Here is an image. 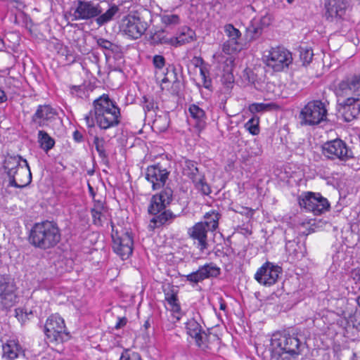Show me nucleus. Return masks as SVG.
Listing matches in <instances>:
<instances>
[{
    "label": "nucleus",
    "mask_w": 360,
    "mask_h": 360,
    "mask_svg": "<svg viewBox=\"0 0 360 360\" xmlns=\"http://www.w3.org/2000/svg\"><path fill=\"white\" fill-rule=\"evenodd\" d=\"M61 233L58 224L52 221L35 223L28 236L29 243L41 250L54 248L60 240Z\"/></svg>",
    "instance_id": "obj_1"
},
{
    "label": "nucleus",
    "mask_w": 360,
    "mask_h": 360,
    "mask_svg": "<svg viewBox=\"0 0 360 360\" xmlns=\"http://www.w3.org/2000/svg\"><path fill=\"white\" fill-rule=\"evenodd\" d=\"M94 115L97 126L102 130L117 127L120 122V110L108 95L103 94L94 103Z\"/></svg>",
    "instance_id": "obj_2"
},
{
    "label": "nucleus",
    "mask_w": 360,
    "mask_h": 360,
    "mask_svg": "<svg viewBox=\"0 0 360 360\" xmlns=\"http://www.w3.org/2000/svg\"><path fill=\"white\" fill-rule=\"evenodd\" d=\"M328 110L325 103L320 100L308 102L300 112V124L306 126L317 125L326 120Z\"/></svg>",
    "instance_id": "obj_3"
},
{
    "label": "nucleus",
    "mask_w": 360,
    "mask_h": 360,
    "mask_svg": "<svg viewBox=\"0 0 360 360\" xmlns=\"http://www.w3.org/2000/svg\"><path fill=\"white\" fill-rule=\"evenodd\" d=\"M322 154L330 160L347 161L354 157L347 143L340 139L326 142L322 146Z\"/></svg>",
    "instance_id": "obj_4"
},
{
    "label": "nucleus",
    "mask_w": 360,
    "mask_h": 360,
    "mask_svg": "<svg viewBox=\"0 0 360 360\" xmlns=\"http://www.w3.org/2000/svg\"><path fill=\"white\" fill-rule=\"evenodd\" d=\"M264 55L266 65L276 72L283 70L292 61V53L283 46L271 47Z\"/></svg>",
    "instance_id": "obj_5"
},
{
    "label": "nucleus",
    "mask_w": 360,
    "mask_h": 360,
    "mask_svg": "<svg viewBox=\"0 0 360 360\" xmlns=\"http://www.w3.org/2000/svg\"><path fill=\"white\" fill-rule=\"evenodd\" d=\"M147 22L135 13H130L121 20L120 28L125 35L132 39L140 38L146 31Z\"/></svg>",
    "instance_id": "obj_6"
},
{
    "label": "nucleus",
    "mask_w": 360,
    "mask_h": 360,
    "mask_svg": "<svg viewBox=\"0 0 360 360\" xmlns=\"http://www.w3.org/2000/svg\"><path fill=\"white\" fill-rule=\"evenodd\" d=\"M299 204L301 207L319 215L327 211L330 207L328 200L320 193L308 192L299 198Z\"/></svg>",
    "instance_id": "obj_7"
},
{
    "label": "nucleus",
    "mask_w": 360,
    "mask_h": 360,
    "mask_svg": "<svg viewBox=\"0 0 360 360\" xmlns=\"http://www.w3.org/2000/svg\"><path fill=\"white\" fill-rule=\"evenodd\" d=\"M44 333L49 341L63 342L67 335L63 319L58 314L50 316L46 321Z\"/></svg>",
    "instance_id": "obj_8"
},
{
    "label": "nucleus",
    "mask_w": 360,
    "mask_h": 360,
    "mask_svg": "<svg viewBox=\"0 0 360 360\" xmlns=\"http://www.w3.org/2000/svg\"><path fill=\"white\" fill-rule=\"evenodd\" d=\"M16 289L13 278L8 275L0 276V304L2 307L8 309L16 303Z\"/></svg>",
    "instance_id": "obj_9"
},
{
    "label": "nucleus",
    "mask_w": 360,
    "mask_h": 360,
    "mask_svg": "<svg viewBox=\"0 0 360 360\" xmlns=\"http://www.w3.org/2000/svg\"><path fill=\"white\" fill-rule=\"evenodd\" d=\"M276 344L275 350L279 349L282 354H289L295 358L299 355L304 347V343H302L297 337L293 335H284L278 339L274 340Z\"/></svg>",
    "instance_id": "obj_10"
},
{
    "label": "nucleus",
    "mask_w": 360,
    "mask_h": 360,
    "mask_svg": "<svg viewBox=\"0 0 360 360\" xmlns=\"http://www.w3.org/2000/svg\"><path fill=\"white\" fill-rule=\"evenodd\" d=\"M338 97H356L360 100V75H352L344 78L335 87Z\"/></svg>",
    "instance_id": "obj_11"
},
{
    "label": "nucleus",
    "mask_w": 360,
    "mask_h": 360,
    "mask_svg": "<svg viewBox=\"0 0 360 360\" xmlns=\"http://www.w3.org/2000/svg\"><path fill=\"white\" fill-rule=\"evenodd\" d=\"M173 200V191L170 187H165L155 195H153L150 199L148 207V212L150 214L156 215L166 209Z\"/></svg>",
    "instance_id": "obj_12"
},
{
    "label": "nucleus",
    "mask_w": 360,
    "mask_h": 360,
    "mask_svg": "<svg viewBox=\"0 0 360 360\" xmlns=\"http://www.w3.org/2000/svg\"><path fill=\"white\" fill-rule=\"evenodd\" d=\"M281 272V267L267 262L257 270L255 278L260 284L270 286L276 283Z\"/></svg>",
    "instance_id": "obj_13"
},
{
    "label": "nucleus",
    "mask_w": 360,
    "mask_h": 360,
    "mask_svg": "<svg viewBox=\"0 0 360 360\" xmlns=\"http://www.w3.org/2000/svg\"><path fill=\"white\" fill-rule=\"evenodd\" d=\"M169 172L160 163L148 166L146 171V179L152 184L153 190L164 187Z\"/></svg>",
    "instance_id": "obj_14"
},
{
    "label": "nucleus",
    "mask_w": 360,
    "mask_h": 360,
    "mask_svg": "<svg viewBox=\"0 0 360 360\" xmlns=\"http://www.w3.org/2000/svg\"><path fill=\"white\" fill-rule=\"evenodd\" d=\"M114 252L119 255L122 260L128 259L133 252L134 240L132 236L125 232L121 236H112Z\"/></svg>",
    "instance_id": "obj_15"
},
{
    "label": "nucleus",
    "mask_w": 360,
    "mask_h": 360,
    "mask_svg": "<svg viewBox=\"0 0 360 360\" xmlns=\"http://www.w3.org/2000/svg\"><path fill=\"white\" fill-rule=\"evenodd\" d=\"M221 274V269L214 263L206 264L201 266L195 271L188 275L184 276L186 281L191 284H198L206 278L210 277L216 278Z\"/></svg>",
    "instance_id": "obj_16"
},
{
    "label": "nucleus",
    "mask_w": 360,
    "mask_h": 360,
    "mask_svg": "<svg viewBox=\"0 0 360 360\" xmlns=\"http://www.w3.org/2000/svg\"><path fill=\"white\" fill-rule=\"evenodd\" d=\"M101 11L98 4L79 0L72 14V20H89L98 16Z\"/></svg>",
    "instance_id": "obj_17"
},
{
    "label": "nucleus",
    "mask_w": 360,
    "mask_h": 360,
    "mask_svg": "<svg viewBox=\"0 0 360 360\" xmlns=\"http://www.w3.org/2000/svg\"><path fill=\"white\" fill-rule=\"evenodd\" d=\"M207 231L209 230L205 226V224H202V221L196 223L188 231V234L193 240L194 245L201 252H203L209 246Z\"/></svg>",
    "instance_id": "obj_18"
},
{
    "label": "nucleus",
    "mask_w": 360,
    "mask_h": 360,
    "mask_svg": "<svg viewBox=\"0 0 360 360\" xmlns=\"http://www.w3.org/2000/svg\"><path fill=\"white\" fill-rule=\"evenodd\" d=\"M339 112L345 122H351L360 114V100L356 97H347L339 103Z\"/></svg>",
    "instance_id": "obj_19"
},
{
    "label": "nucleus",
    "mask_w": 360,
    "mask_h": 360,
    "mask_svg": "<svg viewBox=\"0 0 360 360\" xmlns=\"http://www.w3.org/2000/svg\"><path fill=\"white\" fill-rule=\"evenodd\" d=\"M349 6L347 0H327L325 3V16L328 20L342 18L346 13Z\"/></svg>",
    "instance_id": "obj_20"
},
{
    "label": "nucleus",
    "mask_w": 360,
    "mask_h": 360,
    "mask_svg": "<svg viewBox=\"0 0 360 360\" xmlns=\"http://www.w3.org/2000/svg\"><path fill=\"white\" fill-rule=\"evenodd\" d=\"M175 70L173 66L167 68L160 84L162 90H167L172 95H178L181 90V82L177 78Z\"/></svg>",
    "instance_id": "obj_21"
},
{
    "label": "nucleus",
    "mask_w": 360,
    "mask_h": 360,
    "mask_svg": "<svg viewBox=\"0 0 360 360\" xmlns=\"http://www.w3.org/2000/svg\"><path fill=\"white\" fill-rule=\"evenodd\" d=\"M91 213L94 225L102 226L105 223L110 221L111 226L113 229L114 224L110 219V215L109 210L101 201H97L94 203Z\"/></svg>",
    "instance_id": "obj_22"
},
{
    "label": "nucleus",
    "mask_w": 360,
    "mask_h": 360,
    "mask_svg": "<svg viewBox=\"0 0 360 360\" xmlns=\"http://www.w3.org/2000/svg\"><path fill=\"white\" fill-rule=\"evenodd\" d=\"M23 160L20 155L6 157L3 168L8 177V186H17L15 181V176L18 168L23 166L20 164L22 161L23 162Z\"/></svg>",
    "instance_id": "obj_23"
},
{
    "label": "nucleus",
    "mask_w": 360,
    "mask_h": 360,
    "mask_svg": "<svg viewBox=\"0 0 360 360\" xmlns=\"http://www.w3.org/2000/svg\"><path fill=\"white\" fill-rule=\"evenodd\" d=\"M56 111L49 105H39L32 117V121L39 127L48 124V122L54 118Z\"/></svg>",
    "instance_id": "obj_24"
},
{
    "label": "nucleus",
    "mask_w": 360,
    "mask_h": 360,
    "mask_svg": "<svg viewBox=\"0 0 360 360\" xmlns=\"http://www.w3.org/2000/svg\"><path fill=\"white\" fill-rule=\"evenodd\" d=\"M2 358L4 360H15L20 355L24 354V351L18 341L9 340L2 345Z\"/></svg>",
    "instance_id": "obj_25"
},
{
    "label": "nucleus",
    "mask_w": 360,
    "mask_h": 360,
    "mask_svg": "<svg viewBox=\"0 0 360 360\" xmlns=\"http://www.w3.org/2000/svg\"><path fill=\"white\" fill-rule=\"evenodd\" d=\"M186 328L188 335L195 339L198 347H201L207 336L201 326L194 319H191L186 322Z\"/></svg>",
    "instance_id": "obj_26"
},
{
    "label": "nucleus",
    "mask_w": 360,
    "mask_h": 360,
    "mask_svg": "<svg viewBox=\"0 0 360 360\" xmlns=\"http://www.w3.org/2000/svg\"><path fill=\"white\" fill-rule=\"evenodd\" d=\"M23 162L24 165L18 168L15 176V181L17 186H11V187L24 188L32 181V174L28 162L26 160H23Z\"/></svg>",
    "instance_id": "obj_27"
},
{
    "label": "nucleus",
    "mask_w": 360,
    "mask_h": 360,
    "mask_svg": "<svg viewBox=\"0 0 360 360\" xmlns=\"http://www.w3.org/2000/svg\"><path fill=\"white\" fill-rule=\"evenodd\" d=\"M176 218V215L169 210H164L159 214L154 215L150 219L149 227L151 229L169 224Z\"/></svg>",
    "instance_id": "obj_28"
},
{
    "label": "nucleus",
    "mask_w": 360,
    "mask_h": 360,
    "mask_svg": "<svg viewBox=\"0 0 360 360\" xmlns=\"http://www.w3.org/2000/svg\"><path fill=\"white\" fill-rule=\"evenodd\" d=\"M188 111L191 118L194 120L195 127L199 130H202L206 125V115L203 109L195 104L189 106Z\"/></svg>",
    "instance_id": "obj_29"
},
{
    "label": "nucleus",
    "mask_w": 360,
    "mask_h": 360,
    "mask_svg": "<svg viewBox=\"0 0 360 360\" xmlns=\"http://www.w3.org/2000/svg\"><path fill=\"white\" fill-rule=\"evenodd\" d=\"M195 36L193 30L188 27H184L176 37L171 39V44L177 46L190 43L194 40Z\"/></svg>",
    "instance_id": "obj_30"
},
{
    "label": "nucleus",
    "mask_w": 360,
    "mask_h": 360,
    "mask_svg": "<svg viewBox=\"0 0 360 360\" xmlns=\"http://www.w3.org/2000/svg\"><path fill=\"white\" fill-rule=\"evenodd\" d=\"M220 217L221 214L217 211L212 210L205 214L204 218L205 221H202V224H205V226L209 231H214L219 226Z\"/></svg>",
    "instance_id": "obj_31"
},
{
    "label": "nucleus",
    "mask_w": 360,
    "mask_h": 360,
    "mask_svg": "<svg viewBox=\"0 0 360 360\" xmlns=\"http://www.w3.org/2000/svg\"><path fill=\"white\" fill-rule=\"evenodd\" d=\"M183 173L188 177L192 182L196 181L203 174L200 173L196 163L191 160H186L183 168Z\"/></svg>",
    "instance_id": "obj_32"
},
{
    "label": "nucleus",
    "mask_w": 360,
    "mask_h": 360,
    "mask_svg": "<svg viewBox=\"0 0 360 360\" xmlns=\"http://www.w3.org/2000/svg\"><path fill=\"white\" fill-rule=\"evenodd\" d=\"M243 49L240 38H229L222 47L223 51L226 54H232L239 52Z\"/></svg>",
    "instance_id": "obj_33"
},
{
    "label": "nucleus",
    "mask_w": 360,
    "mask_h": 360,
    "mask_svg": "<svg viewBox=\"0 0 360 360\" xmlns=\"http://www.w3.org/2000/svg\"><path fill=\"white\" fill-rule=\"evenodd\" d=\"M38 142L40 147L46 152L50 150L55 145L54 139L43 130L38 132Z\"/></svg>",
    "instance_id": "obj_34"
},
{
    "label": "nucleus",
    "mask_w": 360,
    "mask_h": 360,
    "mask_svg": "<svg viewBox=\"0 0 360 360\" xmlns=\"http://www.w3.org/2000/svg\"><path fill=\"white\" fill-rule=\"evenodd\" d=\"M119 11L118 6L113 5L109 8L103 14H100L96 19V23L102 26L113 19V17Z\"/></svg>",
    "instance_id": "obj_35"
},
{
    "label": "nucleus",
    "mask_w": 360,
    "mask_h": 360,
    "mask_svg": "<svg viewBox=\"0 0 360 360\" xmlns=\"http://www.w3.org/2000/svg\"><path fill=\"white\" fill-rule=\"evenodd\" d=\"M93 143L95 146L96 150L98 153L99 157L102 159L104 162H108V155L104 148L105 141L103 138H99L98 136L94 134Z\"/></svg>",
    "instance_id": "obj_36"
},
{
    "label": "nucleus",
    "mask_w": 360,
    "mask_h": 360,
    "mask_svg": "<svg viewBox=\"0 0 360 360\" xmlns=\"http://www.w3.org/2000/svg\"><path fill=\"white\" fill-rule=\"evenodd\" d=\"M198 61L200 62V76L202 81V85L207 89H210L212 86V80L210 77V73L207 68L203 65V60L200 58L198 59Z\"/></svg>",
    "instance_id": "obj_37"
},
{
    "label": "nucleus",
    "mask_w": 360,
    "mask_h": 360,
    "mask_svg": "<svg viewBox=\"0 0 360 360\" xmlns=\"http://www.w3.org/2000/svg\"><path fill=\"white\" fill-rule=\"evenodd\" d=\"M195 188L202 195H208L211 193V188L205 180V175L202 174L196 181L193 182Z\"/></svg>",
    "instance_id": "obj_38"
},
{
    "label": "nucleus",
    "mask_w": 360,
    "mask_h": 360,
    "mask_svg": "<svg viewBox=\"0 0 360 360\" xmlns=\"http://www.w3.org/2000/svg\"><path fill=\"white\" fill-rule=\"evenodd\" d=\"M300 58L304 65L309 64L313 58L312 49L307 46H301L299 48Z\"/></svg>",
    "instance_id": "obj_39"
},
{
    "label": "nucleus",
    "mask_w": 360,
    "mask_h": 360,
    "mask_svg": "<svg viewBox=\"0 0 360 360\" xmlns=\"http://www.w3.org/2000/svg\"><path fill=\"white\" fill-rule=\"evenodd\" d=\"M262 34V27L261 26L250 25L246 29V38L248 41L257 39Z\"/></svg>",
    "instance_id": "obj_40"
},
{
    "label": "nucleus",
    "mask_w": 360,
    "mask_h": 360,
    "mask_svg": "<svg viewBox=\"0 0 360 360\" xmlns=\"http://www.w3.org/2000/svg\"><path fill=\"white\" fill-rule=\"evenodd\" d=\"M272 103H254L249 105L248 110L252 114L264 112L272 109Z\"/></svg>",
    "instance_id": "obj_41"
},
{
    "label": "nucleus",
    "mask_w": 360,
    "mask_h": 360,
    "mask_svg": "<svg viewBox=\"0 0 360 360\" xmlns=\"http://www.w3.org/2000/svg\"><path fill=\"white\" fill-rule=\"evenodd\" d=\"M259 119L257 116L252 117L245 124V129L252 135H257L259 133Z\"/></svg>",
    "instance_id": "obj_42"
},
{
    "label": "nucleus",
    "mask_w": 360,
    "mask_h": 360,
    "mask_svg": "<svg viewBox=\"0 0 360 360\" xmlns=\"http://www.w3.org/2000/svg\"><path fill=\"white\" fill-rule=\"evenodd\" d=\"M169 126L168 117L166 115L157 117L153 123V127L158 131H165Z\"/></svg>",
    "instance_id": "obj_43"
},
{
    "label": "nucleus",
    "mask_w": 360,
    "mask_h": 360,
    "mask_svg": "<svg viewBox=\"0 0 360 360\" xmlns=\"http://www.w3.org/2000/svg\"><path fill=\"white\" fill-rule=\"evenodd\" d=\"M143 108L146 112L158 108L157 103L151 96H144L142 98Z\"/></svg>",
    "instance_id": "obj_44"
},
{
    "label": "nucleus",
    "mask_w": 360,
    "mask_h": 360,
    "mask_svg": "<svg viewBox=\"0 0 360 360\" xmlns=\"http://www.w3.org/2000/svg\"><path fill=\"white\" fill-rule=\"evenodd\" d=\"M93 111H90L88 114L84 116L85 124L89 129L88 133L90 136H93L95 131V117L92 115Z\"/></svg>",
    "instance_id": "obj_45"
},
{
    "label": "nucleus",
    "mask_w": 360,
    "mask_h": 360,
    "mask_svg": "<svg viewBox=\"0 0 360 360\" xmlns=\"http://www.w3.org/2000/svg\"><path fill=\"white\" fill-rule=\"evenodd\" d=\"M162 22L165 25H176L180 22L179 15L176 14H167L162 16Z\"/></svg>",
    "instance_id": "obj_46"
},
{
    "label": "nucleus",
    "mask_w": 360,
    "mask_h": 360,
    "mask_svg": "<svg viewBox=\"0 0 360 360\" xmlns=\"http://www.w3.org/2000/svg\"><path fill=\"white\" fill-rule=\"evenodd\" d=\"M96 43L99 47L105 50L111 51L112 52H115L117 49V46L115 44L103 38L97 39Z\"/></svg>",
    "instance_id": "obj_47"
},
{
    "label": "nucleus",
    "mask_w": 360,
    "mask_h": 360,
    "mask_svg": "<svg viewBox=\"0 0 360 360\" xmlns=\"http://www.w3.org/2000/svg\"><path fill=\"white\" fill-rule=\"evenodd\" d=\"M224 32L229 38L241 37V33L239 30L234 27L231 24H227L224 26Z\"/></svg>",
    "instance_id": "obj_48"
},
{
    "label": "nucleus",
    "mask_w": 360,
    "mask_h": 360,
    "mask_svg": "<svg viewBox=\"0 0 360 360\" xmlns=\"http://www.w3.org/2000/svg\"><path fill=\"white\" fill-rule=\"evenodd\" d=\"M153 63L156 68L162 69L165 66V59L161 55H155L153 57Z\"/></svg>",
    "instance_id": "obj_49"
},
{
    "label": "nucleus",
    "mask_w": 360,
    "mask_h": 360,
    "mask_svg": "<svg viewBox=\"0 0 360 360\" xmlns=\"http://www.w3.org/2000/svg\"><path fill=\"white\" fill-rule=\"evenodd\" d=\"M120 360H141L140 355L136 352L128 354L127 352L122 353Z\"/></svg>",
    "instance_id": "obj_50"
},
{
    "label": "nucleus",
    "mask_w": 360,
    "mask_h": 360,
    "mask_svg": "<svg viewBox=\"0 0 360 360\" xmlns=\"http://www.w3.org/2000/svg\"><path fill=\"white\" fill-rule=\"evenodd\" d=\"M165 300L169 304L170 307L179 303L177 295L174 293H167L165 295Z\"/></svg>",
    "instance_id": "obj_51"
},
{
    "label": "nucleus",
    "mask_w": 360,
    "mask_h": 360,
    "mask_svg": "<svg viewBox=\"0 0 360 360\" xmlns=\"http://www.w3.org/2000/svg\"><path fill=\"white\" fill-rule=\"evenodd\" d=\"M171 310L174 314V317L177 320H180L181 316V310L179 302L175 304L174 305L171 307Z\"/></svg>",
    "instance_id": "obj_52"
},
{
    "label": "nucleus",
    "mask_w": 360,
    "mask_h": 360,
    "mask_svg": "<svg viewBox=\"0 0 360 360\" xmlns=\"http://www.w3.org/2000/svg\"><path fill=\"white\" fill-rule=\"evenodd\" d=\"M70 93L74 96L82 97L83 89L82 86H70Z\"/></svg>",
    "instance_id": "obj_53"
},
{
    "label": "nucleus",
    "mask_w": 360,
    "mask_h": 360,
    "mask_svg": "<svg viewBox=\"0 0 360 360\" xmlns=\"http://www.w3.org/2000/svg\"><path fill=\"white\" fill-rule=\"evenodd\" d=\"M127 320L125 317L119 318L118 321L117 322L115 328L116 329L121 328L127 324Z\"/></svg>",
    "instance_id": "obj_54"
},
{
    "label": "nucleus",
    "mask_w": 360,
    "mask_h": 360,
    "mask_svg": "<svg viewBox=\"0 0 360 360\" xmlns=\"http://www.w3.org/2000/svg\"><path fill=\"white\" fill-rule=\"evenodd\" d=\"M271 19L270 17L266 15L261 18L260 20V24L262 26H266L270 24Z\"/></svg>",
    "instance_id": "obj_55"
},
{
    "label": "nucleus",
    "mask_w": 360,
    "mask_h": 360,
    "mask_svg": "<svg viewBox=\"0 0 360 360\" xmlns=\"http://www.w3.org/2000/svg\"><path fill=\"white\" fill-rule=\"evenodd\" d=\"M73 138L77 142H80L83 139V136L79 131H75L73 133Z\"/></svg>",
    "instance_id": "obj_56"
},
{
    "label": "nucleus",
    "mask_w": 360,
    "mask_h": 360,
    "mask_svg": "<svg viewBox=\"0 0 360 360\" xmlns=\"http://www.w3.org/2000/svg\"><path fill=\"white\" fill-rule=\"evenodd\" d=\"M7 100V96L5 92L0 89V103L5 102Z\"/></svg>",
    "instance_id": "obj_57"
},
{
    "label": "nucleus",
    "mask_w": 360,
    "mask_h": 360,
    "mask_svg": "<svg viewBox=\"0 0 360 360\" xmlns=\"http://www.w3.org/2000/svg\"><path fill=\"white\" fill-rule=\"evenodd\" d=\"M260 154V150L259 148H257V150L255 151H251L250 153H249V157H255V156H257Z\"/></svg>",
    "instance_id": "obj_58"
},
{
    "label": "nucleus",
    "mask_w": 360,
    "mask_h": 360,
    "mask_svg": "<svg viewBox=\"0 0 360 360\" xmlns=\"http://www.w3.org/2000/svg\"><path fill=\"white\" fill-rule=\"evenodd\" d=\"M226 303H225L222 300H220V306H219V309H220L221 310L224 311V310L226 309Z\"/></svg>",
    "instance_id": "obj_59"
},
{
    "label": "nucleus",
    "mask_w": 360,
    "mask_h": 360,
    "mask_svg": "<svg viewBox=\"0 0 360 360\" xmlns=\"http://www.w3.org/2000/svg\"><path fill=\"white\" fill-rule=\"evenodd\" d=\"M14 82H15V80L12 77H9L6 79V84L7 86H8V84H12Z\"/></svg>",
    "instance_id": "obj_60"
},
{
    "label": "nucleus",
    "mask_w": 360,
    "mask_h": 360,
    "mask_svg": "<svg viewBox=\"0 0 360 360\" xmlns=\"http://www.w3.org/2000/svg\"><path fill=\"white\" fill-rule=\"evenodd\" d=\"M16 316L19 317L20 315L22 316V309H15Z\"/></svg>",
    "instance_id": "obj_61"
},
{
    "label": "nucleus",
    "mask_w": 360,
    "mask_h": 360,
    "mask_svg": "<svg viewBox=\"0 0 360 360\" xmlns=\"http://www.w3.org/2000/svg\"><path fill=\"white\" fill-rule=\"evenodd\" d=\"M5 47V44L4 39L0 37V49H2Z\"/></svg>",
    "instance_id": "obj_62"
},
{
    "label": "nucleus",
    "mask_w": 360,
    "mask_h": 360,
    "mask_svg": "<svg viewBox=\"0 0 360 360\" xmlns=\"http://www.w3.org/2000/svg\"><path fill=\"white\" fill-rule=\"evenodd\" d=\"M356 301H357L358 305L360 307V295L358 296Z\"/></svg>",
    "instance_id": "obj_63"
},
{
    "label": "nucleus",
    "mask_w": 360,
    "mask_h": 360,
    "mask_svg": "<svg viewBox=\"0 0 360 360\" xmlns=\"http://www.w3.org/2000/svg\"><path fill=\"white\" fill-rule=\"evenodd\" d=\"M289 4H292L295 0H286Z\"/></svg>",
    "instance_id": "obj_64"
}]
</instances>
